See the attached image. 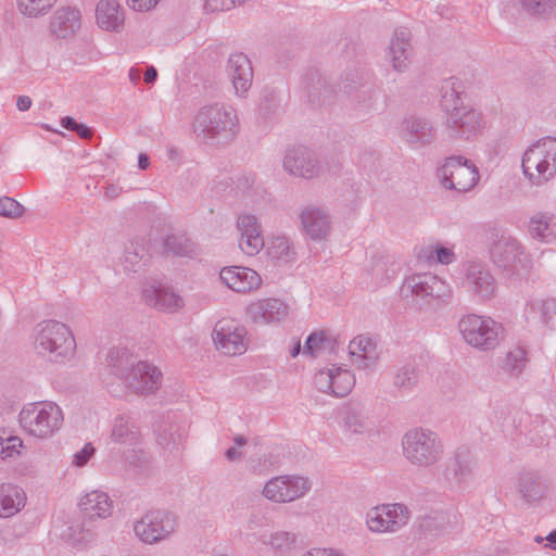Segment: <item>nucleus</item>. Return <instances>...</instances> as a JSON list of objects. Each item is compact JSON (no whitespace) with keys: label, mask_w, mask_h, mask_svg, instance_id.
<instances>
[{"label":"nucleus","mask_w":556,"mask_h":556,"mask_svg":"<svg viewBox=\"0 0 556 556\" xmlns=\"http://www.w3.org/2000/svg\"><path fill=\"white\" fill-rule=\"evenodd\" d=\"M380 89L374 81L356 92L351 101L353 110L358 117H365L380 109Z\"/></svg>","instance_id":"nucleus-35"},{"label":"nucleus","mask_w":556,"mask_h":556,"mask_svg":"<svg viewBox=\"0 0 556 556\" xmlns=\"http://www.w3.org/2000/svg\"><path fill=\"white\" fill-rule=\"evenodd\" d=\"M278 105L276 97L271 94L270 97H265L260 102L258 112L264 118H267L278 109Z\"/></svg>","instance_id":"nucleus-59"},{"label":"nucleus","mask_w":556,"mask_h":556,"mask_svg":"<svg viewBox=\"0 0 556 556\" xmlns=\"http://www.w3.org/2000/svg\"><path fill=\"white\" fill-rule=\"evenodd\" d=\"M219 279L230 290L238 293L255 290L262 283V278L257 271L242 266L224 267L219 273Z\"/></svg>","instance_id":"nucleus-25"},{"label":"nucleus","mask_w":556,"mask_h":556,"mask_svg":"<svg viewBox=\"0 0 556 556\" xmlns=\"http://www.w3.org/2000/svg\"><path fill=\"white\" fill-rule=\"evenodd\" d=\"M400 270V264L390 255H376L371 258L367 273L372 283L381 286L389 282Z\"/></svg>","instance_id":"nucleus-36"},{"label":"nucleus","mask_w":556,"mask_h":556,"mask_svg":"<svg viewBox=\"0 0 556 556\" xmlns=\"http://www.w3.org/2000/svg\"><path fill=\"white\" fill-rule=\"evenodd\" d=\"M460 83L450 78L442 87L441 106L445 112V127L450 137L469 140L482 129V116L470 105L464 103Z\"/></svg>","instance_id":"nucleus-2"},{"label":"nucleus","mask_w":556,"mask_h":556,"mask_svg":"<svg viewBox=\"0 0 556 556\" xmlns=\"http://www.w3.org/2000/svg\"><path fill=\"white\" fill-rule=\"evenodd\" d=\"M301 228L313 240H323L330 231L331 218L323 207L307 205L300 213Z\"/></svg>","instance_id":"nucleus-27"},{"label":"nucleus","mask_w":556,"mask_h":556,"mask_svg":"<svg viewBox=\"0 0 556 556\" xmlns=\"http://www.w3.org/2000/svg\"><path fill=\"white\" fill-rule=\"evenodd\" d=\"M400 293L402 298H412L413 301L428 299V303L433 301L445 303L451 298L452 291L450 286L438 276L424 273L406 277Z\"/></svg>","instance_id":"nucleus-13"},{"label":"nucleus","mask_w":556,"mask_h":556,"mask_svg":"<svg viewBox=\"0 0 556 556\" xmlns=\"http://www.w3.org/2000/svg\"><path fill=\"white\" fill-rule=\"evenodd\" d=\"M334 339L329 331H313L306 339L303 346V355L315 357L331 348Z\"/></svg>","instance_id":"nucleus-40"},{"label":"nucleus","mask_w":556,"mask_h":556,"mask_svg":"<svg viewBox=\"0 0 556 556\" xmlns=\"http://www.w3.org/2000/svg\"><path fill=\"white\" fill-rule=\"evenodd\" d=\"M68 533L64 534V538L75 545H87L93 541V534L89 531H85L79 525L70 526Z\"/></svg>","instance_id":"nucleus-55"},{"label":"nucleus","mask_w":556,"mask_h":556,"mask_svg":"<svg viewBox=\"0 0 556 556\" xmlns=\"http://www.w3.org/2000/svg\"><path fill=\"white\" fill-rule=\"evenodd\" d=\"M23 440L7 429H0V459H16L22 455Z\"/></svg>","instance_id":"nucleus-41"},{"label":"nucleus","mask_w":556,"mask_h":556,"mask_svg":"<svg viewBox=\"0 0 556 556\" xmlns=\"http://www.w3.org/2000/svg\"><path fill=\"white\" fill-rule=\"evenodd\" d=\"M409 519L410 511L404 504L387 503L369 508L365 525L374 534H392L404 528Z\"/></svg>","instance_id":"nucleus-10"},{"label":"nucleus","mask_w":556,"mask_h":556,"mask_svg":"<svg viewBox=\"0 0 556 556\" xmlns=\"http://www.w3.org/2000/svg\"><path fill=\"white\" fill-rule=\"evenodd\" d=\"M237 228L240 231V236L262 235L261 225L256 216L251 214L240 215L237 222Z\"/></svg>","instance_id":"nucleus-52"},{"label":"nucleus","mask_w":556,"mask_h":556,"mask_svg":"<svg viewBox=\"0 0 556 556\" xmlns=\"http://www.w3.org/2000/svg\"><path fill=\"white\" fill-rule=\"evenodd\" d=\"M150 260V255L147 250L137 243H130L126 247L124 252V267L126 270L137 271L141 265H146Z\"/></svg>","instance_id":"nucleus-44"},{"label":"nucleus","mask_w":556,"mask_h":556,"mask_svg":"<svg viewBox=\"0 0 556 556\" xmlns=\"http://www.w3.org/2000/svg\"><path fill=\"white\" fill-rule=\"evenodd\" d=\"M24 207L10 197L0 198V215L8 218H18L23 215Z\"/></svg>","instance_id":"nucleus-54"},{"label":"nucleus","mask_w":556,"mask_h":556,"mask_svg":"<svg viewBox=\"0 0 556 556\" xmlns=\"http://www.w3.org/2000/svg\"><path fill=\"white\" fill-rule=\"evenodd\" d=\"M227 73L238 97L244 98L252 86L253 67L250 59L242 52L230 54Z\"/></svg>","instance_id":"nucleus-24"},{"label":"nucleus","mask_w":556,"mask_h":556,"mask_svg":"<svg viewBox=\"0 0 556 556\" xmlns=\"http://www.w3.org/2000/svg\"><path fill=\"white\" fill-rule=\"evenodd\" d=\"M111 440L118 444L124 453H132L131 456H127L130 462H134L137 458V453L141 452V433L136 420L129 415H119L114 419Z\"/></svg>","instance_id":"nucleus-21"},{"label":"nucleus","mask_w":556,"mask_h":556,"mask_svg":"<svg viewBox=\"0 0 556 556\" xmlns=\"http://www.w3.org/2000/svg\"><path fill=\"white\" fill-rule=\"evenodd\" d=\"M521 8L529 15L549 20L556 17V0H519Z\"/></svg>","instance_id":"nucleus-42"},{"label":"nucleus","mask_w":556,"mask_h":556,"mask_svg":"<svg viewBox=\"0 0 556 556\" xmlns=\"http://www.w3.org/2000/svg\"><path fill=\"white\" fill-rule=\"evenodd\" d=\"M435 258L434 263H440L443 265L452 264L456 261V255L451 248H446L440 244H437Z\"/></svg>","instance_id":"nucleus-57"},{"label":"nucleus","mask_w":556,"mask_h":556,"mask_svg":"<svg viewBox=\"0 0 556 556\" xmlns=\"http://www.w3.org/2000/svg\"><path fill=\"white\" fill-rule=\"evenodd\" d=\"M343 420L345 427L354 433H361L368 427L367 417L358 408H348L344 413Z\"/></svg>","instance_id":"nucleus-49"},{"label":"nucleus","mask_w":556,"mask_h":556,"mask_svg":"<svg viewBox=\"0 0 556 556\" xmlns=\"http://www.w3.org/2000/svg\"><path fill=\"white\" fill-rule=\"evenodd\" d=\"M34 348L39 355L49 361L64 364L75 356L76 341L66 325L49 319L36 326Z\"/></svg>","instance_id":"nucleus-3"},{"label":"nucleus","mask_w":556,"mask_h":556,"mask_svg":"<svg viewBox=\"0 0 556 556\" xmlns=\"http://www.w3.org/2000/svg\"><path fill=\"white\" fill-rule=\"evenodd\" d=\"M438 178L445 189L466 192L479 180V172L472 161L464 156H448L438 168Z\"/></svg>","instance_id":"nucleus-11"},{"label":"nucleus","mask_w":556,"mask_h":556,"mask_svg":"<svg viewBox=\"0 0 556 556\" xmlns=\"http://www.w3.org/2000/svg\"><path fill=\"white\" fill-rule=\"evenodd\" d=\"M294 309L289 303L278 298H267L260 300L256 304L251 306L248 313H288Z\"/></svg>","instance_id":"nucleus-47"},{"label":"nucleus","mask_w":556,"mask_h":556,"mask_svg":"<svg viewBox=\"0 0 556 556\" xmlns=\"http://www.w3.org/2000/svg\"><path fill=\"white\" fill-rule=\"evenodd\" d=\"M313 488L311 478L299 473H286L268 479L262 495L275 504H289L305 497Z\"/></svg>","instance_id":"nucleus-9"},{"label":"nucleus","mask_w":556,"mask_h":556,"mask_svg":"<svg viewBox=\"0 0 556 556\" xmlns=\"http://www.w3.org/2000/svg\"><path fill=\"white\" fill-rule=\"evenodd\" d=\"M300 556H346V554L334 547H312Z\"/></svg>","instance_id":"nucleus-58"},{"label":"nucleus","mask_w":556,"mask_h":556,"mask_svg":"<svg viewBox=\"0 0 556 556\" xmlns=\"http://www.w3.org/2000/svg\"><path fill=\"white\" fill-rule=\"evenodd\" d=\"M255 536L262 545L279 555L291 552L298 544L296 533L288 530L262 531Z\"/></svg>","instance_id":"nucleus-30"},{"label":"nucleus","mask_w":556,"mask_h":556,"mask_svg":"<svg viewBox=\"0 0 556 556\" xmlns=\"http://www.w3.org/2000/svg\"><path fill=\"white\" fill-rule=\"evenodd\" d=\"M372 83V76L370 72L364 68H353L348 71L341 79L340 89L353 97L356 92L361 91L362 88Z\"/></svg>","instance_id":"nucleus-39"},{"label":"nucleus","mask_w":556,"mask_h":556,"mask_svg":"<svg viewBox=\"0 0 556 556\" xmlns=\"http://www.w3.org/2000/svg\"><path fill=\"white\" fill-rule=\"evenodd\" d=\"M160 0H127L130 9L138 12H147L156 7Z\"/></svg>","instance_id":"nucleus-60"},{"label":"nucleus","mask_w":556,"mask_h":556,"mask_svg":"<svg viewBox=\"0 0 556 556\" xmlns=\"http://www.w3.org/2000/svg\"><path fill=\"white\" fill-rule=\"evenodd\" d=\"M402 455L415 468L429 469L439 464L444 455V444L433 430L415 427L401 439Z\"/></svg>","instance_id":"nucleus-4"},{"label":"nucleus","mask_w":556,"mask_h":556,"mask_svg":"<svg viewBox=\"0 0 556 556\" xmlns=\"http://www.w3.org/2000/svg\"><path fill=\"white\" fill-rule=\"evenodd\" d=\"M177 516L167 510H152L132 523L137 540L147 545H155L169 539L177 530Z\"/></svg>","instance_id":"nucleus-8"},{"label":"nucleus","mask_w":556,"mask_h":556,"mask_svg":"<svg viewBox=\"0 0 556 556\" xmlns=\"http://www.w3.org/2000/svg\"><path fill=\"white\" fill-rule=\"evenodd\" d=\"M75 132L83 139H90L93 135V130L89 126L80 123L77 125Z\"/></svg>","instance_id":"nucleus-63"},{"label":"nucleus","mask_w":556,"mask_h":556,"mask_svg":"<svg viewBox=\"0 0 556 556\" xmlns=\"http://www.w3.org/2000/svg\"><path fill=\"white\" fill-rule=\"evenodd\" d=\"M203 8L205 12L224 11L220 0H205Z\"/></svg>","instance_id":"nucleus-64"},{"label":"nucleus","mask_w":556,"mask_h":556,"mask_svg":"<svg viewBox=\"0 0 556 556\" xmlns=\"http://www.w3.org/2000/svg\"><path fill=\"white\" fill-rule=\"evenodd\" d=\"M192 127L200 141L212 146H224L237 137L240 122L237 111L231 105L212 103L199 109Z\"/></svg>","instance_id":"nucleus-1"},{"label":"nucleus","mask_w":556,"mask_h":556,"mask_svg":"<svg viewBox=\"0 0 556 556\" xmlns=\"http://www.w3.org/2000/svg\"><path fill=\"white\" fill-rule=\"evenodd\" d=\"M142 296L149 306L156 309H181L184 307L182 298L167 287L151 286L143 289Z\"/></svg>","instance_id":"nucleus-33"},{"label":"nucleus","mask_w":556,"mask_h":556,"mask_svg":"<svg viewBox=\"0 0 556 556\" xmlns=\"http://www.w3.org/2000/svg\"><path fill=\"white\" fill-rule=\"evenodd\" d=\"M96 17L98 25L108 31H119L124 26V11L117 0H100Z\"/></svg>","instance_id":"nucleus-31"},{"label":"nucleus","mask_w":556,"mask_h":556,"mask_svg":"<svg viewBox=\"0 0 556 556\" xmlns=\"http://www.w3.org/2000/svg\"><path fill=\"white\" fill-rule=\"evenodd\" d=\"M528 231L533 239L541 242H551L556 238V225L552 224V217L538 212L530 217Z\"/></svg>","instance_id":"nucleus-37"},{"label":"nucleus","mask_w":556,"mask_h":556,"mask_svg":"<svg viewBox=\"0 0 556 556\" xmlns=\"http://www.w3.org/2000/svg\"><path fill=\"white\" fill-rule=\"evenodd\" d=\"M186 439V434L177 427H169L159 435V443L166 450L178 448Z\"/></svg>","instance_id":"nucleus-50"},{"label":"nucleus","mask_w":556,"mask_h":556,"mask_svg":"<svg viewBox=\"0 0 556 556\" xmlns=\"http://www.w3.org/2000/svg\"><path fill=\"white\" fill-rule=\"evenodd\" d=\"M248 331L235 318H219L212 330L211 337L216 351L227 356H238L247 352L249 342Z\"/></svg>","instance_id":"nucleus-12"},{"label":"nucleus","mask_w":556,"mask_h":556,"mask_svg":"<svg viewBox=\"0 0 556 556\" xmlns=\"http://www.w3.org/2000/svg\"><path fill=\"white\" fill-rule=\"evenodd\" d=\"M348 352L350 361L356 369L372 371L379 365L382 348L376 337L363 333L350 341Z\"/></svg>","instance_id":"nucleus-17"},{"label":"nucleus","mask_w":556,"mask_h":556,"mask_svg":"<svg viewBox=\"0 0 556 556\" xmlns=\"http://www.w3.org/2000/svg\"><path fill=\"white\" fill-rule=\"evenodd\" d=\"M414 54L410 30L403 26L396 27L391 35L386 51L387 62L393 71L402 74L410 67Z\"/></svg>","instance_id":"nucleus-19"},{"label":"nucleus","mask_w":556,"mask_h":556,"mask_svg":"<svg viewBox=\"0 0 556 556\" xmlns=\"http://www.w3.org/2000/svg\"><path fill=\"white\" fill-rule=\"evenodd\" d=\"M77 505L79 510L92 521L108 519L114 511L113 500L102 490H91L80 495Z\"/></svg>","instance_id":"nucleus-26"},{"label":"nucleus","mask_w":556,"mask_h":556,"mask_svg":"<svg viewBox=\"0 0 556 556\" xmlns=\"http://www.w3.org/2000/svg\"><path fill=\"white\" fill-rule=\"evenodd\" d=\"M419 381V371L415 365L406 364L394 376V386L403 391H412Z\"/></svg>","instance_id":"nucleus-45"},{"label":"nucleus","mask_w":556,"mask_h":556,"mask_svg":"<svg viewBox=\"0 0 556 556\" xmlns=\"http://www.w3.org/2000/svg\"><path fill=\"white\" fill-rule=\"evenodd\" d=\"M20 12L28 17H39L47 14L56 0H16Z\"/></svg>","instance_id":"nucleus-46"},{"label":"nucleus","mask_w":556,"mask_h":556,"mask_svg":"<svg viewBox=\"0 0 556 556\" xmlns=\"http://www.w3.org/2000/svg\"><path fill=\"white\" fill-rule=\"evenodd\" d=\"M492 262L503 270L516 271L522 263L523 251L520 242L509 235L502 233L490 248Z\"/></svg>","instance_id":"nucleus-22"},{"label":"nucleus","mask_w":556,"mask_h":556,"mask_svg":"<svg viewBox=\"0 0 556 556\" xmlns=\"http://www.w3.org/2000/svg\"><path fill=\"white\" fill-rule=\"evenodd\" d=\"M96 447L91 442H87L84 446L76 451L71 457V467L81 469L87 466L89 460L94 456Z\"/></svg>","instance_id":"nucleus-53"},{"label":"nucleus","mask_w":556,"mask_h":556,"mask_svg":"<svg viewBox=\"0 0 556 556\" xmlns=\"http://www.w3.org/2000/svg\"><path fill=\"white\" fill-rule=\"evenodd\" d=\"M462 287L479 302H488L495 296L497 283L485 263L470 261L463 265Z\"/></svg>","instance_id":"nucleus-14"},{"label":"nucleus","mask_w":556,"mask_h":556,"mask_svg":"<svg viewBox=\"0 0 556 556\" xmlns=\"http://www.w3.org/2000/svg\"><path fill=\"white\" fill-rule=\"evenodd\" d=\"M522 173L529 182L540 187L556 174V138L545 137L536 140L523 152Z\"/></svg>","instance_id":"nucleus-6"},{"label":"nucleus","mask_w":556,"mask_h":556,"mask_svg":"<svg viewBox=\"0 0 556 556\" xmlns=\"http://www.w3.org/2000/svg\"><path fill=\"white\" fill-rule=\"evenodd\" d=\"M64 422V412L53 401L25 404L18 413L20 427L36 439H50L59 432Z\"/></svg>","instance_id":"nucleus-5"},{"label":"nucleus","mask_w":556,"mask_h":556,"mask_svg":"<svg viewBox=\"0 0 556 556\" xmlns=\"http://www.w3.org/2000/svg\"><path fill=\"white\" fill-rule=\"evenodd\" d=\"M283 168L289 174L305 179H311L319 173V164L315 153L302 146L287 151L283 159Z\"/></svg>","instance_id":"nucleus-23"},{"label":"nucleus","mask_w":556,"mask_h":556,"mask_svg":"<svg viewBox=\"0 0 556 556\" xmlns=\"http://www.w3.org/2000/svg\"><path fill=\"white\" fill-rule=\"evenodd\" d=\"M437 244L420 247L417 251V258L427 261L428 263H434Z\"/></svg>","instance_id":"nucleus-61"},{"label":"nucleus","mask_w":556,"mask_h":556,"mask_svg":"<svg viewBox=\"0 0 556 556\" xmlns=\"http://www.w3.org/2000/svg\"><path fill=\"white\" fill-rule=\"evenodd\" d=\"M354 372L336 364L327 365L316 371L314 376L315 388L325 394L343 397L351 393L355 386Z\"/></svg>","instance_id":"nucleus-16"},{"label":"nucleus","mask_w":556,"mask_h":556,"mask_svg":"<svg viewBox=\"0 0 556 556\" xmlns=\"http://www.w3.org/2000/svg\"><path fill=\"white\" fill-rule=\"evenodd\" d=\"M458 328L464 341L481 352L495 350L505 334L503 324L490 315H463Z\"/></svg>","instance_id":"nucleus-7"},{"label":"nucleus","mask_w":556,"mask_h":556,"mask_svg":"<svg viewBox=\"0 0 556 556\" xmlns=\"http://www.w3.org/2000/svg\"><path fill=\"white\" fill-rule=\"evenodd\" d=\"M164 249L177 256H187L193 251L191 241L184 235H168L164 239Z\"/></svg>","instance_id":"nucleus-48"},{"label":"nucleus","mask_w":556,"mask_h":556,"mask_svg":"<svg viewBox=\"0 0 556 556\" xmlns=\"http://www.w3.org/2000/svg\"><path fill=\"white\" fill-rule=\"evenodd\" d=\"M399 135L410 149L419 150L437 140L438 130L430 119L412 115L401 122Z\"/></svg>","instance_id":"nucleus-18"},{"label":"nucleus","mask_w":556,"mask_h":556,"mask_svg":"<svg viewBox=\"0 0 556 556\" xmlns=\"http://www.w3.org/2000/svg\"><path fill=\"white\" fill-rule=\"evenodd\" d=\"M254 184L255 178L253 176H243L238 180V188L241 190L242 193H248Z\"/></svg>","instance_id":"nucleus-62"},{"label":"nucleus","mask_w":556,"mask_h":556,"mask_svg":"<svg viewBox=\"0 0 556 556\" xmlns=\"http://www.w3.org/2000/svg\"><path fill=\"white\" fill-rule=\"evenodd\" d=\"M516 488L521 497L528 503L540 501L546 492V484L542 475L534 470L520 472Z\"/></svg>","instance_id":"nucleus-32"},{"label":"nucleus","mask_w":556,"mask_h":556,"mask_svg":"<svg viewBox=\"0 0 556 556\" xmlns=\"http://www.w3.org/2000/svg\"><path fill=\"white\" fill-rule=\"evenodd\" d=\"M267 255L277 262L289 263L294 260V251L286 237H274L267 245Z\"/></svg>","instance_id":"nucleus-43"},{"label":"nucleus","mask_w":556,"mask_h":556,"mask_svg":"<svg viewBox=\"0 0 556 556\" xmlns=\"http://www.w3.org/2000/svg\"><path fill=\"white\" fill-rule=\"evenodd\" d=\"M264 245L265 242L262 235L255 233V236H240L239 247L241 251L249 256L258 254L263 250Z\"/></svg>","instance_id":"nucleus-51"},{"label":"nucleus","mask_w":556,"mask_h":556,"mask_svg":"<svg viewBox=\"0 0 556 556\" xmlns=\"http://www.w3.org/2000/svg\"><path fill=\"white\" fill-rule=\"evenodd\" d=\"M162 382V370L148 361H138L123 376V386L137 395L155 394L161 389Z\"/></svg>","instance_id":"nucleus-15"},{"label":"nucleus","mask_w":556,"mask_h":556,"mask_svg":"<svg viewBox=\"0 0 556 556\" xmlns=\"http://www.w3.org/2000/svg\"><path fill=\"white\" fill-rule=\"evenodd\" d=\"M527 306L531 312L539 313H556V299L546 298V299H531Z\"/></svg>","instance_id":"nucleus-56"},{"label":"nucleus","mask_w":556,"mask_h":556,"mask_svg":"<svg viewBox=\"0 0 556 556\" xmlns=\"http://www.w3.org/2000/svg\"><path fill=\"white\" fill-rule=\"evenodd\" d=\"M528 352L525 348L519 345L510 348L498 359L497 377L506 382L519 380L528 365Z\"/></svg>","instance_id":"nucleus-28"},{"label":"nucleus","mask_w":556,"mask_h":556,"mask_svg":"<svg viewBox=\"0 0 556 556\" xmlns=\"http://www.w3.org/2000/svg\"><path fill=\"white\" fill-rule=\"evenodd\" d=\"M106 364L111 374L123 382V376L128 372L131 365V353L126 348H112L106 354Z\"/></svg>","instance_id":"nucleus-38"},{"label":"nucleus","mask_w":556,"mask_h":556,"mask_svg":"<svg viewBox=\"0 0 556 556\" xmlns=\"http://www.w3.org/2000/svg\"><path fill=\"white\" fill-rule=\"evenodd\" d=\"M24 489L10 482L0 483V518H10L18 514L26 505Z\"/></svg>","instance_id":"nucleus-29"},{"label":"nucleus","mask_w":556,"mask_h":556,"mask_svg":"<svg viewBox=\"0 0 556 556\" xmlns=\"http://www.w3.org/2000/svg\"><path fill=\"white\" fill-rule=\"evenodd\" d=\"M476 460L473 453L465 446L458 447L453 453L442 475L452 486H467L475 473Z\"/></svg>","instance_id":"nucleus-20"},{"label":"nucleus","mask_w":556,"mask_h":556,"mask_svg":"<svg viewBox=\"0 0 556 556\" xmlns=\"http://www.w3.org/2000/svg\"><path fill=\"white\" fill-rule=\"evenodd\" d=\"M80 27V13L73 8L59 9L50 23V29L58 38L66 39Z\"/></svg>","instance_id":"nucleus-34"}]
</instances>
